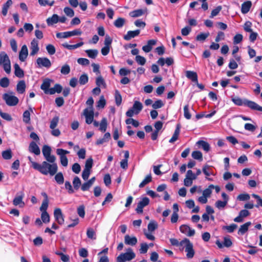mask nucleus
I'll return each mask as SVG.
<instances>
[{"mask_svg": "<svg viewBox=\"0 0 262 262\" xmlns=\"http://www.w3.org/2000/svg\"><path fill=\"white\" fill-rule=\"evenodd\" d=\"M82 32L80 29H75L72 31H67L64 32H58L56 33V37L58 38H68L72 36L80 35Z\"/></svg>", "mask_w": 262, "mask_h": 262, "instance_id": "4", "label": "nucleus"}, {"mask_svg": "<svg viewBox=\"0 0 262 262\" xmlns=\"http://www.w3.org/2000/svg\"><path fill=\"white\" fill-rule=\"evenodd\" d=\"M12 4V0H8L3 6L2 13L3 15L6 16L7 14L9 7Z\"/></svg>", "mask_w": 262, "mask_h": 262, "instance_id": "39", "label": "nucleus"}, {"mask_svg": "<svg viewBox=\"0 0 262 262\" xmlns=\"http://www.w3.org/2000/svg\"><path fill=\"white\" fill-rule=\"evenodd\" d=\"M111 139V134L110 133H106L102 138H100L96 142V145L102 144L104 142H108Z\"/></svg>", "mask_w": 262, "mask_h": 262, "instance_id": "28", "label": "nucleus"}, {"mask_svg": "<svg viewBox=\"0 0 262 262\" xmlns=\"http://www.w3.org/2000/svg\"><path fill=\"white\" fill-rule=\"evenodd\" d=\"M14 74L16 76L19 78H22L24 76V71L19 67L17 63H15L14 66Z\"/></svg>", "mask_w": 262, "mask_h": 262, "instance_id": "30", "label": "nucleus"}, {"mask_svg": "<svg viewBox=\"0 0 262 262\" xmlns=\"http://www.w3.org/2000/svg\"><path fill=\"white\" fill-rule=\"evenodd\" d=\"M9 57L5 52H2L0 53V65L7 62H9Z\"/></svg>", "mask_w": 262, "mask_h": 262, "instance_id": "42", "label": "nucleus"}, {"mask_svg": "<svg viewBox=\"0 0 262 262\" xmlns=\"http://www.w3.org/2000/svg\"><path fill=\"white\" fill-rule=\"evenodd\" d=\"M125 23V19L122 17L118 18L114 23V26L118 28H120L122 27Z\"/></svg>", "mask_w": 262, "mask_h": 262, "instance_id": "38", "label": "nucleus"}, {"mask_svg": "<svg viewBox=\"0 0 262 262\" xmlns=\"http://www.w3.org/2000/svg\"><path fill=\"white\" fill-rule=\"evenodd\" d=\"M86 235L89 238L95 239L96 233L94 229L92 228H89L86 231Z\"/></svg>", "mask_w": 262, "mask_h": 262, "instance_id": "51", "label": "nucleus"}, {"mask_svg": "<svg viewBox=\"0 0 262 262\" xmlns=\"http://www.w3.org/2000/svg\"><path fill=\"white\" fill-rule=\"evenodd\" d=\"M252 197L256 199L257 204L255 205L256 208H258L259 206L262 207V199L257 194H252Z\"/></svg>", "mask_w": 262, "mask_h": 262, "instance_id": "64", "label": "nucleus"}, {"mask_svg": "<svg viewBox=\"0 0 262 262\" xmlns=\"http://www.w3.org/2000/svg\"><path fill=\"white\" fill-rule=\"evenodd\" d=\"M184 117L188 120H189L191 118V115L189 111V105L188 104H186L184 107Z\"/></svg>", "mask_w": 262, "mask_h": 262, "instance_id": "56", "label": "nucleus"}, {"mask_svg": "<svg viewBox=\"0 0 262 262\" xmlns=\"http://www.w3.org/2000/svg\"><path fill=\"white\" fill-rule=\"evenodd\" d=\"M59 121V118L57 116L54 117L50 122V127L52 129H54L57 125Z\"/></svg>", "mask_w": 262, "mask_h": 262, "instance_id": "59", "label": "nucleus"}, {"mask_svg": "<svg viewBox=\"0 0 262 262\" xmlns=\"http://www.w3.org/2000/svg\"><path fill=\"white\" fill-rule=\"evenodd\" d=\"M158 228V224L155 221H151L147 226L148 230L149 232L155 231Z\"/></svg>", "mask_w": 262, "mask_h": 262, "instance_id": "48", "label": "nucleus"}, {"mask_svg": "<svg viewBox=\"0 0 262 262\" xmlns=\"http://www.w3.org/2000/svg\"><path fill=\"white\" fill-rule=\"evenodd\" d=\"M132 108L135 111V114L137 115L142 110L143 105L140 101H135Z\"/></svg>", "mask_w": 262, "mask_h": 262, "instance_id": "31", "label": "nucleus"}, {"mask_svg": "<svg viewBox=\"0 0 262 262\" xmlns=\"http://www.w3.org/2000/svg\"><path fill=\"white\" fill-rule=\"evenodd\" d=\"M23 121L28 124L30 123V113L28 110L25 111L23 113Z\"/></svg>", "mask_w": 262, "mask_h": 262, "instance_id": "53", "label": "nucleus"}, {"mask_svg": "<svg viewBox=\"0 0 262 262\" xmlns=\"http://www.w3.org/2000/svg\"><path fill=\"white\" fill-rule=\"evenodd\" d=\"M48 26H51L59 21V16L57 14H54L51 17L46 20Z\"/></svg>", "mask_w": 262, "mask_h": 262, "instance_id": "25", "label": "nucleus"}, {"mask_svg": "<svg viewBox=\"0 0 262 262\" xmlns=\"http://www.w3.org/2000/svg\"><path fill=\"white\" fill-rule=\"evenodd\" d=\"M244 105L249 107L251 110L262 112V106H259L254 101L245 100L244 101Z\"/></svg>", "mask_w": 262, "mask_h": 262, "instance_id": "13", "label": "nucleus"}, {"mask_svg": "<svg viewBox=\"0 0 262 262\" xmlns=\"http://www.w3.org/2000/svg\"><path fill=\"white\" fill-rule=\"evenodd\" d=\"M156 43V41L154 39H151L147 41V44L143 46L142 50L146 53L149 52L152 50V46Z\"/></svg>", "mask_w": 262, "mask_h": 262, "instance_id": "26", "label": "nucleus"}, {"mask_svg": "<svg viewBox=\"0 0 262 262\" xmlns=\"http://www.w3.org/2000/svg\"><path fill=\"white\" fill-rule=\"evenodd\" d=\"M186 76L188 79L191 80L194 83L198 82V77L197 73L195 72L192 71H187L186 72Z\"/></svg>", "mask_w": 262, "mask_h": 262, "instance_id": "24", "label": "nucleus"}, {"mask_svg": "<svg viewBox=\"0 0 262 262\" xmlns=\"http://www.w3.org/2000/svg\"><path fill=\"white\" fill-rule=\"evenodd\" d=\"M46 49L49 54L51 55H54L56 52L55 47L51 44L48 45L46 46Z\"/></svg>", "mask_w": 262, "mask_h": 262, "instance_id": "61", "label": "nucleus"}, {"mask_svg": "<svg viewBox=\"0 0 262 262\" xmlns=\"http://www.w3.org/2000/svg\"><path fill=\"white\" fill-rule=\"evenodd\" d=\"M151 181H152V177H151V174L150 173L146 176L145 179L140 183V184L139 185V187L140 188H143L146 184L151 182Z\"/></svg>", "mask_w": 262, "mask_h": 262, "instance_id": "37", "label": "nucleus"}, {"mask_svg": "<svg viewBox=\"0 0 262 262\" xmlns=\"http://www.w3.org/2000/svg\"><path fill=\"white\" fill-rule=\"evenodd\" d=\"M191 156L194 159L199 160L200 161L203 160V155L202 152L199 150L193 151L192 152Z\"/></svg>", "mask_w": 262, "mask_h": 262, "instance_id": "45", "label": "nucleus"}, {"mask_svg": "<svg viewBox=\"0 0 262 262\" xmlns=\"http://www.w3.org/2000/svg\"><path fill=\"white\" fill-rule=\"evenodd\" d=\"M69 152H70L69 151L62 148H58L56 150L57 154L60 156L61 164L64 167H67L68 166V159L66 155L69 154Z\"/></svg>", "mask_w": 262, "mask_h": 262, "instance_id": "3", "label": "nucleus"}, {"mask_svg": "<svg viewBox=\"0 0 262 262\" xmlns=\"http://www.w3.org/2000/svg\"><path fill=\"white\" fill-rule=\"evenodd\" d=\"M24 197V193L23 191L17 193L13 200V204L14 206L19 205L20 207H24L25 206V203L23 201Z\"/></svg>", "mask_w": 262, "mask_h": 262, "instance_id": "9", "label": "nucleus"}, {"mask_svg": "<svg viewBox=\"0 0 262 262\" xmlns=\"http://www.w3.org/2000/svg\"><path fill=\"white\" fill-rule=\"evenodd\" d=\"M209 36V33H200L195 38V39L198 41H204L206 38Z\"/></svg>", "mask_w": 262, "mask_h": 262, "instance_id": "43", "label": "nucleus"}, {"mask_svg": "<svg viewBox=\"0 0 262 262\" xmlns=\"http://www.w3.org/2000/svg\"><path fill=\"white\" fill-rule=\"evenodd\" d=\"M31 52L30 55L34 56L39 51L38 42L35 39H33L31 42Z\"/></svg>", "mask_w": 262, "mask_h": 262, "instance_id": "16", "label": "nucleus"}, {"mask_svg": "<svg viewBox=\"0 0 262 262\" xmlns=\"http://www.w3.org/2000/svg\"><path fill=\"white\" fill-rule=\"evenodd\" d=\"M136 256L135 253L131 248H128L125 253H121L116 258L117 262H125L130 261Z\"/></svg>", "mask_w": 262, "mask_h": 262, "instance_id": "2", "label": "nucleus"}, {"mask_svg": "<svg viewBox=\"0 0 262 262\" xmlns=\"http://www.w3.org/2000/svg\"><path fill=\"white\" fill-rule=\"evenodd\" d=\"M185 251L186 252V257L187 258L191 259L193 257L195 251L193 249V244L190 241L186 245Z\"/></svg>", "mask_w": 262, "mask_h": 262, "instance_id": "12", "label": "nucleus"}, {"mask_svg": "<svg viewBox=\"0 0 262 262\" xmlns=\"http://www.w3.org/2000/svg\"><path fill=\"white\" fill-rule=\"evenodd\" d=\"M55 176V180L59 185H61L64 183V177L61 172L56 173Z\"/></svg>", "mask_w": 262, "mask_h": 262, "instance_id": "35", "label": "nucleus"}, {"mask_svg": "<svg viewBox=\"0 0 262 262\" xmlns=\"http://www.w3.org/2000/svg\"><path fill=\"white\" fill-rule=\"evenodd\" d=\"M250 215V212L247 209H243L240 211L238 215L234 219V221L237 223H241L243 221V218Z\"/></svg>", "mask_w": 262, "mask_h": 262, "instance_id": "14", "label": "nucleus"}, {"mask_svg": "<svg viewBox=\"0 0 262 262\" xmlns=\"http://www.w3.org/2000/svg\"><path fill=\"white\" fill-rule=\"evenodd\" d=\"M54 216L55 221L58 223V224L61 225L64 224V215L63 214L60 208H56L54 209Z\"/></svg>", "mask_w": 262, "mask_h": 262, "instance_id": "7", "label": "nucleus"}, {"mask_svg": "<svg viewBox=\"0 0 262 262\" xmlns=\"http://www.w3.org/2000/svg\"><path fill=\"white\" fill-rule=\"evenodd\" d=\"M149 201L148 198L146 196L143 198L138 203L137 207L135 209L136 212L138 214L142 213L143 208L149 204Z\"/></svg>", "mask_w": 262, "mask_h": 262, "instance_id": "6", "label": "nucleus"}, {"mask_svg": "<svg viewBox=\"0 0 262 262\" xmlns=\"http://www.w3.org/2000/svg\"><path fill=\"white\" fill-rule=\"evenodd\" d=\"M3 98L9 106H15L19 102L18 98L17 97L10 95L8 93H5L3 95Z\"/></svg>", "mask_w": 262, "mask_h": 262, "instance_id": "5", "label": "nucleus"}, {"mask_svg": "<svg viewBox=\"0 0 262 262\" xmlns=\"http://www.w3.org/2000/svg\"><path fill=\"white\" fill-rule=\"evenodd\" d=\"M145 11L142 9H137L129 13V16L132 17H137L143 15Z\"/></svg>", "mask_w": 262, "mask_h": 262, "instance_id": "36", "label": "nucleus"}, {"mask_svg": "<svg viewBox=\"0 0 262 262\" xmlns=\"http://www.w3.org/2000/svg\"><path fill=\"white\" fill-rule=\"evenodd\" d=\"M96 84L97 86L100 87L103 85L104 88H105V82L101 76L98 77L96 80Z\"/></svg>", "mask_w": 262, "mask_h": 262, "instance_id": "60", "label": "nucleus"}, {"mask_svg": "<svg viewBox=\"0 0 262 262\" xmlns=\"http://www.w3.org/2000/svg\"><path fill=\"white\" fill-rule=\"evenodd\" d=\"M180 231L188 236H192L195 234V230L187 225H182L180 227Z\"/></svg>", "mask_w": 262, "mask_h": 262, "instance_id": "11", "label": "nucleus"}, {"mask_svg": "<svg viewBox=\"0 0 262 262\" xmlns=\"http://www.w3.org/2000/svg\"><path fill=\"white\" fill-rule=\"evenodd\" d=\"M55 254L60 256V258L63 262L70 261V257L68 255H66L60 251H56Z\"/></svg>", "mask_w": 262, "mask_h": 262, "instance_id": "49", "label": "nucleus"}, {"mask_svg": "<svg viewBox=\"0 0 262 262\" xmlns=\"http://www.w3.org/2000/svg\"><path fill=\"white\" fill-rule=\"evenodd\" d=\"M36 63L38 68L45 67L49 68L51 66V62L47 57H38L36 59Z\"/></svg>", "mask_w": 262, "mask_h": 262, "instance_id": "8", "label": "nucleus"}, {"mask_svg": "<svg viewBox=\"0 0 262 262\" xmlns=\"http://www.w3.org/2000/svg\"><path fill=\"white\" fill-rule=\"evenodd\" d=\"M41 219L43 223L47 224L50 222V217L47 211H44L41 214Z\"/></svg>", "mask_w": 262, "mask_h": 262, "instance_id": "46", "label": "nucleus"}, {"mask_svg": "<svg viewBox=\"0 0 262 262\" xmlns=\"http://www.w3.org/2000/svg\"><path fill=\"white\" fill-rule=\"evenodd\" d=\"M29 151L36 155H39L40 154L39 147L34 141H32L29 146Z\"/></svg>", "mask_w": 262, "mask_h": 262, "instance_id": "19", "label": "nucleus"}, {"mask_svg": "<svg viewBox=\"0 0 262 262\" xmlns=\"http://www.w3.org/2000/svg\"><path fill=\"white\" fill-rule=\"evenodd\" d=\"M73 184L74 188L75 190H77L79 188V187L81 184V181L78 177L76 176L74 177L73 181Z\"/></svg>", "mask_w": 262, "mask_h": 262, "instance_id": "50", "label": "nucleus"}, {"mask_svg": "<svg viewBox=\"0 0 262 262\" xmlns=\"http://www.w3.org/2000/svg\"><path fill=\"white\" fill-rule=\"evenodd\" d=\"M26 83L24 80L19 81L16 85V90L19 94H23L25 92Z\"/></svg>", "mask_w": 262, "mask_h": 262, "instance_id": "29", "label": "nucleus"}, {"mask_svg": "<svg viewBox=\"0 0 262 262\" xmlns=\"http://www.w3.org/2000/svg\"><path fill=\"white\" fill-rule=\"evenodd\" d=\"M196 144L198 145L201 146L202 148L206 152L209 151L210 149L209 144L205 141L199 140L196 142Z\"/></svg>", "mask_w": 262, "mask_h": 262, "instance_id": "33", "label": "nucleus"}, {"mask_svg": "<svg viewBox=\"0 0 262 262\" xmlns=\"http://www.w3.org/2000/svg\"><path fill=\"white\" fill-rule=\"evenodd\" d=\"M137 238L136 236H130L128 234L124 236V243L127 245L134 246L137 244Z\"/></svg>", "mask_w": 262, "mask_h": 262, "instance_id": "17", "label": "nucleus"}, {"mask_svg": "<svg viewBox=\"0 0 262 262\" xmlns=\"http://www.w3.org/2000/svg\"><path fill=\"white\" fill-rule=\"evenodd\" d=\"M140 33V30L138 29L135 31H128L127 34L124 36L123 38L125 40H129L132 38L139 35Z\"/></svg>", "mask_w": 262, "mask_h": 262, "instance_id": "21", "label": "nucleus"}, {"mask_svg": "<svg viewBox=\"0 0 262 262\" xmlns=\"http://www.w3.org/2000/svg\"><path fill=\"white\" fill-rule=\"evenodd\" d=\"M2 157L5 160H9L12 157V153L11 149L4 150L2 153Z\"/></svg>", "mask_w": 262, "mask_h": 262, "instance_id": "44", "label": "nucleus"}, {"mask_svg": "<svg viewBox=\"0 0 262 262\" xmlns=\"http://www.w3.org/2000/svg\"><path fill=\"white\" fill-rule=\"evenodd\" d=\"M83 43H84L82 41L78 42L75 45H69L67 43H64L62 44V46L69 50H74L82 46L83 45Z\"/></svg>", "mask_w": 262, "mask_h": 262, "instance_id": "34", "label": "nucleus"}, {"mask_svg": "<svg viewBox=\"0 0 262 262\" xmlns=\"http://www.w3.org/2000/svg\"><path fill=\"white\" fill-rule=\"evenodd\" d=\"M250 222H246L240 226L238 231V234L243 235L248 231L249 227L251 225Z\"/></svg>", "mask_w": 262, "mask_h": 262, "instance_id": "27", "label": "nucleus"}, {"mask_svg": "<svg viewBox=\"0 0 262 262\" xmlns=\"http://www.w3.org/2000/svg\"><path fill=\"white\" fill-rule=\"evenodd\" d=\"M180 124H178L176 126V128L174 130V133L172 137L169 140V143H173L178 139L180 133Z\"/></svg>", "mask_w": 262, "mask_h": 262, "instance_id": "23", "label": "nucleus"}, {"mask_svg": "<svg viewBox=\"0 0 262 262\" xmlns=\"http://www.w3.org/2000/svg\"><path fill=\"white\" fill-rule=\"evenodd\" d=\"M115 102L117 106H120L122 102V96L118 90L115 91Z\"/></svg>", "mask_w": 262, "mask_h": 262, "instance_id": "47", "label": "nucleus"}, {"mask_svg": "<svg viewBox=\"0 0 262 262\" xmlns=\"http://www.w3.org/2000/svg\"><path fill=\"white\" fill-rule=\"evenodd\" d=\"M28 55V50L26 45L22 46L19 53V59L21 61H25Z\"/></svg>", "mask_w": 262, "mask_h": 262, "instance_id": "15", "label": "nucleus"}, {"mask_svg": "<svg viewBox=\"0 0 262 262\" xmlns=\"http://www.w3.org/2000/svg\"><path fill=\"white\" fill-rule=\"evenodd\" d=\"M83 114L85 117V122L87 124H90L94 120V111L93 109L89 110L86 108L83 110Z\"/></svg>", "mask_w": 262, "mask_h": 262, "instance_id": "10", "label": "nucleus"}, {"mask_svg": "<svg viewBox=\"0 0 262 262\" xmlns=\"http://www.w3.org/2000/svg\"><path fill=\"white\" fill-rule=\"evenodd\" d=\"M164 105V104L163 102V101L159 99V100L156 101L152 104V107L154 109L156 110V109H158V108H161Z\"/></svg>", "mask_w": 262, "mask_h": 262, "instance_id": "58", "label": "nucleus"}, {"mask_svg": "<svg viewBox=\"0 0 262 262\" xmlns=\"http://www.w3.org/2000/svg\"><path fill=\"white\" fill-rule=\"evenodd\" d=\"M99 130L102 132H105L107 126V121L106 118H103L100 123Z\"/></svg>", "mask_w": 262, "mask_h": 262, "instance_id": "40", "label": "nucleus"}, {"mask_svg": "<svg viewBox=\"0 0 262 262\" xmlns=\"http://www.w3.org/2000/svg\"><path fill=\"white\" fill-rule=\"evenodd\" d=\"M63 11H64V12L65 13V14L68 16L72 17L74 15V10L72 8H71L69 7H65L63 9Z\"/></svg>", "mask_w": 262, "mask_h": 262, "instance_id": "62", "label": "nucleus"}, {"mask_svg": "<svg viewBox=\"0 0 262 262\" xmlns=\"http://www.w3.org/2000/svg\"><path fill=\"white\" fill-rule=\"evenodd\" d=\"M252 6V2L250 1H247L244 2L241 6V12L243 14H246L249 11Z\"/></svg>", "mask_w": 262, "mask_h": 262, "instance_id": "22", "label": "nucleus"}, {"mask_svg": "<svg viewBox=\"0 0 262 262\" xmlns=\"http://www.w3.org/2000/svg\"><path fill=\"white\" fill-rule=\"evenodd\" d=\"M42 152L46 161H43L41 164L33 162V168L43 175L50 174L53 176L58 170V166L55 163L56 157L51 154V148L47 145L43 146Z\"/></svg>", "mask_w": 262, "mask_h": 262, "instance_id": "1", "label": "nucleus"}, {"mask_svg": "<svg viewBox=\"0 0 262 262\" xmlns=\"http://www.w3.org/2000/svg\"><path fill=\"white\" fill-rule=\"evenodd\" d=\"M88 56L92 59H95L98 53V50L96 49H89L85 50Z\"/></svg>", "mask_w": 262, "mask_h": 262, "instance_id": "41", "label": "nucleus"}, {"mask_svg": "<svg viewBox=\"0 0 262 262\" xmlns=\"http://www.w3.org/2000/svg\"><path fill=\"white\" fill-rule=\"evenodd\" d=\"M157 62L161 67L163 66L165 63L168 66H170L173 64L174 61L172 57H167L165 59L163 57H161L158 59Z\"/></svg>", "mask_w": 262, "mask_h": 262, "instance_id": "18", "label": "nucleus"}, {"mask_svg": "<svg viewBox=\"0 0 262 262\" xmlns=\"http://www.w3.org/2000/svg\"><path fill=\"white\" fill-rule=\"evenodd\" d=\"M89 80V77L86 74L84 73L82 74L79 79V82L81 85H84Z\"/></svg>", "mask_w": 262, "mask_h": 262, "instance_id": "52", "label": "nucleus"}, {"mask_svg": "<svg viewBox=\"0 0 262 262\" xmlns=\"http://www.w3.org/2000/svg\"><path fill=\"white\" fill-rule=\"evenodd\" d=\"M237 227V225L235 224H232L229 226H225L223 227V229H226L228 232H233Z\"/></svg>", "mask_w": 262, "mask_h": 262, "instance_id": "54", "label": "nucleus"}, {"mask_svg": "<svg viewBox=\"0 0 262 262\" xmlns=\"http://www.w3.org/2000/svg\"><path fill=\"white\" fill-rule=\"evenodd\" d=\"M62 90V86L58 83H56L54 85V88H50V92H49V94L53 95L55 93H60L61 92Z\"/></svg>", "mask_w": 262, "mask_h": 262, "instance_id": "32", "label": "nucleus"}, {"mask_svg": "<svg viewBox=\"0 0 262 262\" xmlns=\"http://www.w3.org/2000/svg\"><path fill=\"white\" fill-rule=\"evenodd\" d=\"M10 83L8 78L5 77L0 80V85L3 88H7Z\"/></svg>", "mask_w": 262, "mask_h": 262, "instance_id": "55", "label": "nucleus"}, {"mask_svg": "<svg viewBox=\"0 0 262 262\" xmlns=\"http://www.w3.org/2000/svg\"><path fill=\"white\" fill-rule=\"evenodd\" d=\"M50 85L51 80L49 79H46L43 81V82L40 86V88L43 91L45 94H49V92H50Z\"/></svg>", "mask_w": 262, "mask_h": 262, "instance_id": "20", "label": "nucleus"}, {"mask_svg": "<svg viewBox=\"0 0 262 262\" xmlns=\"http://www.w3.org/2000/svg\"><path fill=\"white\" fill-rule=\"evenodd\" d=\"M223 245L224 247L227 248H229L232 245V242L229 236L224 237Z\"/></svg>", "mask_w": 262, "mask_h": 262, "instance_id": "63", "label": "nucleus"}, {"mask_svg": "<svg viewBox=\"0 0 262 262\" xmlns=\"http://www.w3.org/2000/svg\"><path fill=\"white\" fill-rule=\"evenodd\" d=\"M190 240L187 238H185L184 239L179 242V247L181 251H183L184 248H186V245L188 244Z\"/></svg>", "mask_w": 262, "mask_h": 262, "instance_id": "57", "label": "nucleus"}]
</instances>
